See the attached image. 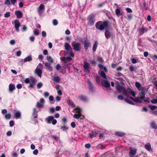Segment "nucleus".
<instances>
[{"mask_svg":"<svg viewBox=\"0 0 157 157\" xmlns=\"http://www.w3.org/2000/svg\"><path fill=\"white\" fill-rule=\"evenodd\" d=\"M45 9L44 6L42 4H40L37 8V10L39 14L41 15Z\"/></svg>","mask_w":157,"mask_h":157,"instance_id":"obj_11","label":"nucleus"},{"mask_svg":"<svg viewBox=\"0 0 157 157\" xmlns=\"http://www.w3.org/2000/svg\"><path fill=\"white\" fill-rule=\"evenodd\" d=\"M98 133L99 132L98 131H92L91 133H89V136L90 138H92L93 137H96Z\"/></svg>","mask_w":157,"mask_h":157,"instance_id":"obj_19","label":"nucleus"},{"mask_svg":"<svg viewBox=\"0 0 157 157\" xmlns=\"http://www.w3.org/2000/svg\"><path fill=\"white\" fill-rule=\"evenodd\" d=\"M95 15L93 14H91L88 17L87 20L88 21V24L90 26H92L94 24L95 22Z\"/></svg>","mask_w":157,"mask_h":157,"instance_id":"obj_2","label":"nucleus"},{"mask_svg":"<svg viewBox=\"0 0 157 157\" xmlns=\"http://www.w3.org/2000/svg\"><path fill=\"white\" fill-rule=\"evenodd\" d=\"M97 60L98 61L100 62H103V60L102 58L101 57H98Z\"/></svg>","mask_w":157,"mask_h":157,"instance_id":"obj_59","label":"nucleus"},{"mask_svg":"<svg viewBox=\"0 0 157 157\" xmlns=\"http://www.w3.org/2000/svg\"><path fill=\"white\" fill-rule=\"evenodd\" d=\"M64 47L65 49L69 52V51L72 49L70 44L67 43H65L64 44Z\"/></svg>","mask_w":157,"mask_h":157,"instance_id":"obj_22","label":"nucleus"},{"mask_svg":"<svg viewBox=\"0 0 157 157\" xmlns=\"http://www.w3.org/2000/svg\"><path fill=\"white\" fill-rule=\"evenodd\" d=\"M98 46V43L97 41H95L93 44V51L94 52L96 51Z\"/></svg>","mask_w":157,"mask_h":157,"instance_id":"obj_34","label":"nucleus"},{"mask_svg":"<svg viewBox=\"0 0 157 157\" xmlns=\"http://www.w3.org/2000/svg\"><path fill=\"white\" fill-rule=\"evenodd\" d=\"M115 12L116 14L118 16H120L121 15V10L119 9H117L115 10Z\"/></svg>","mask_w":157,"mask_h":157,"instance_id":"obj_44","label":"nucleus"},{"mask_svg":"<svg viewBox=\"0 0 157 157\" xmlns=\"http://www.w3.org/2000/svg\"><path fill=\"white\" fill-rule=\"evenodd\" d=\"M79 98L82 101H86L87 100V98L85 96L81 95L79 96Z\"/></svg>","mask_w":157,"mask_h":157,"instance_id":"obj_33","label":"nucleus"},{"mask_svg":"<svg viewBox=\"0 0 157 157\" xmlns=\"http://www.w3.org/2000/svg\"><path fill=\"white\" fill-rule=\"evenodd\" d=\"M112 33L109 29H106L105 30V35L106 38L107 39H109L112 35Z\"/></svg>","mask_w":157,"mask_h":157,"instance_id":"obj_17","label":"nucleus"},{"mask_svg":"<svg viewBox=\"0 0 157 157\" xmlns=\"http://www.w3.org/2000/svg\"><path fill=\"white\" fill-rule=\"evenodd\" d=\"M151 126L152 128L156 129H157V124H156L155 122L152 121L151 123Z\"/></svg>","mask_w":157,"mask_h":157,"instance_id":"obj_30","label":"nucleus"},{"mask_svg":"<svg viewBox=\"0 0 157 157\" xmlns=\"http://www.w3.org/2000/svg\"><path fill=\"white\" fill-rule=\"evenodd\" d=\"M39 34V32L38 29H35L33 31V34L36 36H38Z\"/></svg>","mask_w":157,"mask_h":157,"instance_id":"obj_42","label":"nucleus"},{"mask_svg":"<svg viewBox=\"0 0 157 157\" xmlns=\"http://www.w3.org/2000/svg\"><path fill=\"white\" fill-rule=\"evenodd\" d=\"M37 111L36 110V108H34L33 109V121L35 124H36L37 122V121L35 119L37 117Z\"/></svg>","mask_w":157,"mask_h":157,"instance_id":"obj_8","label":"nucleus"},{"mask_svg":"<svg viewBox=\"0 0 157 157\" xmlns=\"http://www.w3.org/2000/svg\"><path fill=\"white\" fill-rule=\"evenodd\" d=\"M123 94L127 97H129L130 95H132L134 97H135L136 96L134 91L130 88H128L127 89H125Z\"/></svg>","mask_w":157,"mask_h":157,"instance_id":"obj_4","label":"nucleus"},{"mask_svg":"<svg viewBox=\"0 0 157 157\" xmlns=\"http://www.w3.org/2000/svg\"><path fill=\"white\" fill-rule=\"evenodd\" d=\"M150 99L148 98H144V99H143V101L146 103H149L150 102Z\"/></svg>","mask_w":157,"mask_h":157,"instance_id":"obj_50","label":"nucleus"},{"mask_svg":"<svg viewBox=\"0 0 157 157\" xmlns=\"http://www.w3.org/2000/svg\"><path fill=\"white\" fill-rule=\"evenodd\" d=\"M15 28L16 30L18 32L19 31V27L20 26L21 24L19 20H15L14 21Z\"/></svg>","mask_w":157,"mask_h":157,"instance_id":"obj_14","label":"nucleus"},{"mask_svg":"<svg viewBox=\"0 0 157 157\" xmlns=\"http://www.w3.org/2000/svg\"><path fill=\"white\" fill-rule=\"evenodd\" d=\"M90 63L94 65H95L96 64V62L94 59L90 61Z\"/></svg>","mask_w":157,"mask_h":157,"instance_id":"obj_56","label":"nucleus"},{"mask_svg":"<svg viewBox=\"0 0 157 157\" xmlns=\"http://www.w3.org/2000/svg\"><path fill=\"white\" fill-rule=\"evenodd\" d=\"M135 85L137 89L140 88V86H141V84L138 82H135Z\"/></svg>","mask_w":157,"mask_h":157,"instance_id":"obj_47","label":"nucleus"},{"mask_svg":"<svg viewBox=\"0 0 157 157\" xmlns=\"http://www.w3.org/2000/svg\"><path fill=\"white\" fill-rule=\"evenodd\" d=\"M115 135L117 136L122 137L124 136L125 135V134L124 132H117L115 133Z\"/></svg>","mask_w":157,"mask_h":157,"instance_id":"obj_32","label":"nucleus"},{"mask_svg":"<svg viewBox=\"0 0 157 157\" xmlns=\"http://www.w3.org/2000/svg\"><path fill=\"white\" fill-rule=\"evenodd\" d=\"M42 71L38 68V67L35 71V73L37 74L41 78L42 74Z\"/></svg>","mask_w":157,"mask_h":157,"instance_id":"obj_18","label":"nucleus"},{"mask_svg":"<svg viewBox=\"0 0 157 157\" xmlns=\"http://www.w3.org/2000/svg\"><path fill=\"white\" fill-rule=\"evenodd\" d=\"M71 46L74 50L76 52L80 51L81 50V44L80 43L74 41L72 42Z\"/></svg>","mask_w":157,"mask_h":157,"instance_id":"obj_3","label":"nucleus"},{"mask_svg":"<svg viewBox=\"0 0 157 157\" xmlns=\"http://www.w3.org/2000/svg\"><path fill=\"white\" fill-rule=\"evenodd\" d=\"M67 53L69 54V55L71 57H74V54L72 52V49L70 50L69 51V52H67Z\"/></svg>","mask_w":157,"mask_h":157,"instance_id":"obj_48","label":"nucleus"},{"mask_svg":"<svg viewBox=\"0 0 157 157\" xmlns=\"http://www.w3.org/2000/svg\"><path fill=\"white\" fill-rule=\"evenodd\" d=\"M10 13L9 12H6L5 14L4 17H9L10 15Z\"/></svg>","mask_w":157,"mask_h":157,"instance_id":"obj_53","label":"nucleus"},{"mask_svg":"<svg viewBox=\"0 0 157 157\" xmlns=\"http://www.w3.org/2000/svg\"><path fill=\"white\" fill-rule=\"evenodd\" d=\"M98 67L100 68V70L101 71H102V70L103 69V68L104 67L103 65L101 64H99L98 65Z\"/></svg>","mask_w":157,"mask_h":157,"instance_id":"obj_58","label":"nucleus"},{"mask_svg":"<svg viewBox=\"0 0 157 157\" xmlns=\"http://www.w3.org/2000/svg\"><path fill=\"white\" fill-rule=\"evenodd\" d=\"M15 13L18 18H21L22 17L23 13L21 11H16Z\"/></svg>","mask_w":157,"mask_h":157,"instance_id":"obj_27","label":"nucleus"},{"mask_svg":"<svg viewBox=\"0 0 157 157\" xmlns=\"http://www.w3.org/2000/svg\"><path fill=\"white\" fill-rule=\"evenodd\" d=\"M5 117L7 119H10L11 117V114L10 113H8L5 115Z\"/></svg>","mask_w":157,"mask_h":157,"instance_id":"obj_46","label":"nucleus"},{"mask_svg":"<svg viewBox=\"0 0 157 157\" xmlns=\"http://www.w3.org/2000/svg\"><path fill=\"white\" fill-rule=\"evenodd\" d=\"M83 43L84 49L86 51H87L88 48L91 46V43L87 37L86 38L85 40L84 41Z\"/></svg>","mask_w":157,"mask_h":157,"instance_id":"obj_7","label":"nucleus"},{"mask_svg":"<svg viewBox=\"0 0 157 157\" xmlns=\"http://www.w3.org/2000/svg\"><path fill=\"white\" fill-rule=\"evenodd\" d=\"M54 117L53 116H50L48 117L46 119V120L47 123L48 124L51 123V121H52L54 119Z\"/></svg>","mask_w":157,"mask_h":157,"instance_id":"obj_25","label":"nucleus"},{"mask_svg":"<svg viewBox=\"0 0 157 157\" xmlns=\"http://www.w3.org/2000/svg\"><path fill=\"white\" fill-rule=\"evenodd\" d=\"M38 151L37 149H36L33 152V154L35 155H36L38 154Z\"/></svg>","mask_w":157,"mask_h":157,"instance_id":"obj_63","label":"nucleus"},{"mask_svg":"<svg viewBox=\"0 0 157 157\" xmlns=\"http://www.w3.org/2000/svg\"><path fill=\"white\" fill-rule=\"evenodd\" d=\"M145 148L147 150H148L149 151H152V149L151 148V144L149 143H147L145 145Z\"/></svg>","mask_w":157,"mask_h":157,"instance_id":"obj_29","label":"nucleus"},{"mask_svg":"<svg viewBox=\"0 0 157 157\" xmlns=\"http://www.w3.org/2000/svg\"><path fill=\"white\" fill-rule=\"evenodd\" d=\"M36 82V80L33 77L30 78V85L29 86V87L33 88Z\"/></svg>","mask_w":157,"mask_h":157,"instance_id":"obj_12","label":"nucleus"},{"mask_svg":"<svg viewBox=\"0 0 157 157\" xmlns=\"http://www.w3.org/2000/svg\"><path fill=\"white\" fill-rule=\"evenodd\" d=\"M143 97H137L135 98H134L132 97H131L129 98H127L128 99H131L133 101H135L138 103H141V102L140 101V99H143Z\"/></svg>","mask_w":157,"mask_h":157,"instance_id":"obj_9","label":"nucleus"},{"mask_svg":"<svg viewBox=\"0 0 157 157\" xmlns=\"http://www.w3.org/2000/svg\"><path fill=\"white\" fill-rule=\"evenodd\" d=\"M129 150L130 151L129 153L130 157H134V155L136 153V149L132 147H131L129 148Z\"/></svg>","mask_w":157,"mask_h":157,"instance_id":"obj_10","label":"nucleus"},{"mask_svg":"<svg viewBox=\"0 0 157 157\" xmlns=\"http://www.w3.org/2000/svg\"><path fill=\"white\" fill-rule=\"evenodd\" d=\"M44 64H45V68L47 70H48L49 71H52L53 69L52 67L51 66V64L48 62L43 63Z\"/></svg>","mask_w":157,"mask_h":157,"instance_id":"obj_13","label":"nucleus"},{"mask_svg":"<svg viewBox=\"0 0 157 157\" xmlns=\"http://www.w3.org/2000/svg\"><path fill=\"white\" fill-rule=\"evenodd\" d=\"M138 31L139 32V34L140 35H143L144 33L143 27L141 28H139L138 29Z\"/></svg>","mask_w":157,"mask_h":157,"instance_id":"obj_38","label":"nucleus"},{"mask_svg":"<svg viewBox=\"0 0 157 157\" xmlns=\"http://www.w3.org/2000/svg\"><path fill=\"white\" fill-rule=\"evenodd\" d=\"M49 95V93L48 92H46L44 93V96L45 98L47 97Z\"/></svg>","mask_w":157,"mask_h":157,"instance_id":"obj_61","label":"nucleus"},{"mask_svg":"<svg viewBox=\"0 0 157 157\" xmlns=\"http://www.w3.org/2000/svg\"><path fill=\"white\" fill-rule=\"evenodd\" d=\"M129 69L131 72L136 71V69L135 67L132 66H130L129 67Z\"/></svg>","mask_w":157,"mask_h":157,"instance_id":"obj_43","label":"nucleus"},{"mask_svg":"<svg viewBox=\"0 0 157 157\" xmlns=\"http://www.w3.org/2000/svg\"><path fill=\"white\" fill-rule=\"evenodd\" d=\"M53 80L56 83H59L61 80V79L58 76H54L53 77Z\"/></svg>","mask_w":157,"mask_h":157,"instance_id":"obj_28","label":"nucleus"},{"mask_svg":"<svg viewBox=\"0 0 157 157\" xmlns=\"http://www.w3.org/2000/svg\"><path fill=\"white\" fill-rule=\"evenodd\" d=\"M67 103L69 105H71V106L72 107L74 108L75 106L74 104V103L71 100H68L67 101Z\"/></svg>","mask_w":157,"mask_h":157,"instance_id":"obj_35","label":"nucleus"},{"mask_svg":"<svg viewBox=\"0 0 157 157\" xmlns=\"http://www.w3.org/2000/svg\"><path fill=\"white\" fill-rule=\"evenodd\" d=\"M61 60L62 61H64L65 63H67L68 62L71 61L72 60V59L70 57H63L61 58Z\"/></svg>","mask_w":157,"mask_h":157,"instance_id":"obj_20","label":"nucleus"},{"mask_svg":"<svg viewBox=\"0 0 157 157\" xmlns=\"http://www.w3.org/2000/svg\"><path fill=\"white\" fill-rule=\"evenodd\" d=\"M9 91L10 93H12L15 89V86L14 84L10 83L9 85Z\"/></svg>","mask_w":157,"mask_h":157,"instance_id":"obj_23","label":"nucleus"},{"mask_svg":"<svg viewBox=\"0 0 157 157\" xmlns=\"http://www.w3.org/2000/svg\"><path fill=\"white\" fill-rule=\"evenodd\" d=\"M140 91L141 92H140V97H143V99H140V101L141 102V103H142L143 102V99H144V98H145V90H141Z\"/></svg>","mask_w":157,"mask_h":157,"instance_id":"obj_26","label":"nucleus"},{"mask_svg":"<svg viewBox=\"0 0 157 157\" xmlns=\"http://www.w3.org/2000/svg\"><path fill=\"white\" fill-rule=\"evenodd\" d=\"M87 81L89 84V88L90 90L92 91L93 90H94V87L93 84L89 80H88Z\"/></svg>","mask_w":157,"mask_h":157,"instance_id":"obj_24","label":"nucleus"},{"mask_svg":"<svg viewBox=\"0 0 157 157\" xmlns=\"http://www.w3.org/2000/svg\"><path fill=\"white\" fill-rule=\"evenodd\" d=\"M47 59L49 61L51 64L53 63V60L51 57L49 56H48L47 57Z\"/></svg>","mask_w":157,"mask_h":157,"instance_id":"obj_39","label":"nucleus"},{"mask_svg":"<svg viewBox=\"0 0 157 157\" xmlns=\"http://www.w3.org/2000/svg\"><path fill=\"white\" fill-rule=\"evenodd\" d=\"M148 107L151 110H154L157 108V106H156L152 105H148Z\"/></svg>","mask_w":157,"mask_h":157,"instance_id":"obj_40","label":"nucleus"},{"mask_svg":"<svg viewBox=\"0 0 157 157\" xmlns=\"http://www.w3.org/2000/svg\"><path fill=\"white\" fill-rule=\"evenodd\" d=\"M58 21L56 19H54L53 20V25L56 26L58 24Z\"/></svg>","mask_w":157,"mask_h":157,"instance_id":"obj_51","label":"nucleus"},{"mask_svg":"<svg viewBox=\"0 0 157 157\" xmlns=\"http://www.w3.org/2000/svg\"><path fill=\"white\" fill-rule=\"evenodd\" d=\"M124 101L128 103L129 104L132 105H135V104L133 103L132 101L129 100V99L128 98H126L124 99Z\"/></svg>","mask_w":157,"mask_h":157,"instance_id":"obj_41","label":"nucleus"},{"mask_svg":"<svg viewBox=\"0 0 157 157\" xmlns=\"http://www.w3.org/2000/svg\"><path fill=\"white\" fill-rule=\"evenodd\" d=\"M81 114H74L73 117L76 119H78L81 116Z\"/></svg>","mask_w":157,"mask_h":157,"instance_id":"obj_45","label":"nucleus"},{"mask_svg":"<svg viewBox=\"0 0 157 157\" xmlns=\"http://www.w3.org/2000/svg\"><path fill=\"white\" fill-rule=\"evenodd\" d=\"M76 112L77 113H78V114H81V110L80 108H76Z\"/></svg>","mask_w":157,"mask_h":157,"instance_id":"obj_57","label":"nucleus"},{"mask_svg":"<svg viewBox=\"0 0 157 157\" xmlns=\"http://www.w3.org/2000/svg\"><path fill=\"white\" fill-rule=\"evenodd\" d=\"M83 67L84 69V71L87 73H89L90 71L89 69L90 67L89 63H88L86 60H84L83 61Z\"/></svg>","mask_w":157,"mask_h":157,"instance_id":"obj_6","label":"nucleus"},{"mask_svg":"<svg viewBox=\"0 0 157 157\" xmlns=\"http://www.w3.org/2000/svg\"><path fill=\"white\" fill-rule=\"evenodd\" d=\"M151 102L153 104H156L157 103V101L156 98H154L151 100Z\"/></svg>","mask_w":157,"mask_h":157,"instance_id":"obj_54","label":"nucleus"},{"mask_svg":"<svg viewBox=\"0 0 157 157\" xmlns=\"http://www.w3.org/2000/svg\"><path fill=\"white\" fill-rule=\"evenodd\" d=\"M42 36L44 37H45L46 36V32L44 31H43L42 32Z\"/></svg>","mask_w":157,"mask_h":157,"instance_id":"obj_60","label":"nucleus"},{"mask_svg":"<svg viewBox=\"0 0 157 157\" xmlns=\"http://www.w3.org/2000/svg\"><path fill=\"white\" fill-rule=\"evenodd\" d=\"M32 60L31 56H29L26 57L24 59H21V61L22 62L25 63L27 61L29 62Z\"/></svg>","mask_w":157,"mask_h":157,"instance_id":"obj_21","label":"nucleus"},{"mask_svg":"<svg viewBox=\"0 0 157 157\" xmlns=\"http://www.w3.org/2000/svg\"><path fill=\"white\" fill-rule=\"evenodd\" d=\"M61 129H62L63 131H64L65 130H67L68 129V128L66 126L64 125L61 127Z\"/></svg>","mask_w":157,"mask_h":157,"instance_id":"obj_52","label":"nucleus"},{"mask_svg":"<svg viewBox=\"0 0 157 157\" xmlns=\"http://www.w3.org/2000/svg\"><path fill=\"white\" fill-rule=\"evenodd\" d=\"M137 89L139 91H140L143 90H144L145 89V88L143 86H140V88H137Z\"/></svg>","mask_w":157,"mask_h":157,"instance_id":"obj_55","label":"nucleus"},{"mask_svg":"<svg viewBox=\"0 0 157 157\" xmlns=\"http://www.w3.org/2000/svg\"><path fill=\"white\" fill-rule=\"evenodd\" d=\"M98 73L102 78H106V76L104 71L100 70L98 72Z\"/></svg>","mask_w":157,"mask_h":157,"instance_id":"obj_31","label":"nucleus"},{"mask_svg":"<svg viewBox=\"0 0 157 157\" xmlns=\"http://www.w3.org/2000/svg\"><path fill=\"white\" fill-rule=\"evenodd\" d=\"M21 116V113L19 111L16 112L14 114V116L16 119H18L20 118Z\"/></svg>","mask_w":157,"mask_h":157,"instance_id":"obj_36","label":"nucleus"},{"mask_svg":"<svg viewBox=\"0 0 157 157\" xmlns=\"http://www.w3.org/2000/svg\"><path fill=\"white\" fill-rule=\"evenodd\" d=\"M10 125V127H13L14 125V121H11L9 122Z\"/></svg>","mask_w":157,"mask_h":157,"instance_id":"obj_62","label":"nucleus"},{"mask_svg":"<svg viewBox=\"0 0 157 157\" xmlns=\"http://www.w3.org/2000/svg\"><path fill=\"white\" fill-rule=\"evenodd\" d=\"M101 84L103 86L107 88V90L110 92L112 89L110 88V84L109 82L107 80H104L101 82Z\"/></svg>","mask_w":157,"mask_h":157,"instance_id":"obj_5","label":"nucleus"},{"mask_svg":"<svg viewBox=\"0 0 157 157\" xmlns=\"http://www.w3.org/2000/svg\"><path fill=\"white\" fill-rule=\"evenodd\" d=\"M143 5L145 10H147L148 9L147 7V3H146V2H144V3Z\"/></svg>","mask_w":157,"mask_h":157,"instance_id":"obj_49","label":"nucleus"},{"mask_svg":"<svg viewBox=\"0 0 157 157\" xmlns=\"http://www.w3.org/2000/svg\"><path fill=\"white\" fill-rule=\"evenodd\" d=\"M125 88L123 86L119 85H117L116 87L117 90L119 93H123Z\"/></svg>","mask_w":157,"mask_h":157,"instance_id":"obj_15","label":"nucleus"},{"mask_svg":"<svg viewBox=\"0 0 157 157\" xmlns=\"http://www.w3.org/2000/svg\"><path fill=\"white\" fill-rule=\"evenodd\" d=\"M132 15L131 14H130L129 15H128L127 16V18L128 19L131 20L132 18Z\"/></svg>","mask_w":157,"mask_h":157,"instance_id":"obj_64","label":"nucleus"},{"mask_svg":"<svg viewBox=\"0 0 157 157\" xmlns=\"http://www.w3.org/2000/svg\"><path fill=\"white\" fill-rule=\"evenodd\" d=\"M17 0H6L4 2V4L9 6L10 4V1H11V4L13 5H14L17 2Z\"/></svg>","mask_w":157,"mask_h":157,"instance_id":"obj_16","label":"nucleus"},{"mask_svg":"<svg viewBox=\"0 0 157 157\" xmlns=\"http://www.w3.org/2000/svg\"><path fill=\"white\" fill-rule=\"evenodd\" d=\"M44 105L43 103H40L39 102H37L36 103V106L38 108L41 109L44 107Z\"/></svg>","mask_w":157,"mask_h":157,"instance_id":"obj_37","label":"nucleus"},{"mask_svg":"<svg viewBox=\"0 0 157 157\" xmlns=\"http://www.w3.org/2000/svg\"><path fill=\"white\" fill-rule=\"evenodd\" d=\"M109 22L108 21H105L103 22L101 21H98L95 24L96 28L100 30L106 29L108 26Z\"/></svg>","mask_w":157,"mask_h":157,"instance_id":"obj_1","label":"nucleus"}]
</instances>
